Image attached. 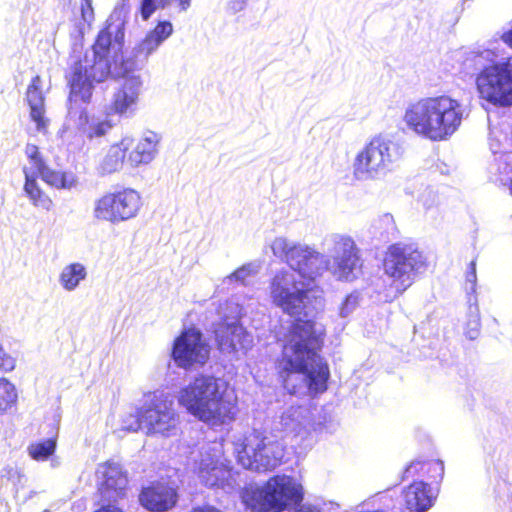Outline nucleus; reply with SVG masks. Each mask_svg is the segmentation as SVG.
Wrapping results in <instances>:
<instances>
[{
	"label": "nucleus",
	"mask_w": 512,
	"mask_h": 512,
	"mask_svg": "<svg viewBox=\"0 0 512 512\" xmlns=\"http://www.w3.org/2000/svg\"><path fill=\"white\" fill-rule=\"evenodd\" d=\"M324 337L313 319L295 318L290 324L274 362L276 377L288 394L297 395L306 388L315 396L328 389L330 368L321 355Z\"/></svg>",
	"instance_id": "nucleus-1"
},
{
	"label": "nucleus",
	"mask_w": 512,
	"mask_h": 512,
	"mask_svg": "<svg viewBox=\"0 0 512 512\" xmlns=\"http://www.w3.org/2000/svg\"><path fill=\"white\" fill-rule=\"evenodd\" d=\"M178 403L210 427L232 423L239 411L238 398L229 383L212 375H198L181 388Z\"/></svg>",
	"instance_id": "nucleus-2"
},
{
	"label": "nucleus",
	"mask_w": 512,
	"mask_h": 512,
	"mask_svg": "<svg viewBox=\"0 0 512 512\" xmlns=\"http://www.w3.org/2000/svg\"><path fill=\"white\" fill-rule=\"evenodd\" d=\"M111 23H107L97 34L92 44L93 59L79 58L69 67L66 75L69 89L67 97L68 113L76 114L80 105L92 102L94 88L111 74L109 61L112 46Z\"/></svg>",
	"instance_id": "nucleus-3"
},
{
	"label": "nucleus",
	"mask_w": 512,
	"mask_h": 512,
	"mask_svg": "<svg viewBox=\"0 0 512 512\" xmlns=\"http://www.w3.org/2000/svg\"><path fill=\"white\" fill-rule=\"evenodd\" d=\"M463 106L448 95L420 98L410 103L403 121L409 130L434 142L449 139L461 126Z\"/></svg>",
	"instance_id": "nucleus-4"
},
{
	"label": "nucleus",
	"mask_w": 512,
	"mask_h": 512,
	"mask_svg": "<svg viewBox=\"0 0 512 512\" xmlns=\"http://www.w3.org/2000/svg\"><path fill=\"white\" fill-rule=\"evenodd\" d=\"M240 498L252 512H284L291 506L301 504L304 490L293 477L278 474L270 477L262 486H245Z\"/></svg>",
	"instance_id": "nucleus-5"
},
{
	"label": "nucleus",
	"mask_w": 512,
	"mask_h": 512,
	"mask_svg": "<svg viewBox=\"0 0 512 512\" xmlns=\"http://www.w3.org/2000/svg\"><path fill=\"white\" fill-rule=\"evenodd\" d=\"M237 462L245 469L256 472L274 470L282 464L285 446L268 437L266 430L253 428L234 443Z\"/></svg>",
	"instance_id": "nucleus-6"
},
{
	"label": "nucleus",
	"mask_w": 512,
	"mask_h": 512,
	"mask_svg": "<svg viewBox=\"0 0 512 512\" xmlns=\"http://www.w3.org/2000/svg\"><path fill=\"white\" fill-rule=\"evenodd\" d=\"M381 265L384 275L390 280V290L398 297L412 286L415 275L426 268L427 260L417 247L396 242L384 251Z\"/></svg>",
	"instance_id": "nucleus-7"
},
{
	"label": "nucleus",
	"mask_w": 512,
	"mask_h": 512,
	"mask_svg": "<svg viewBox=\"0 0 512 512\" xmlns=\"http://www.w3.org/2000/svg\"><path fill=\"white\" fill-rule=\"evenodd\" d=\"M296 281L287 270H280L270 281V296L272 303L283 313L294 317L305 314L307 305L312 302H323V290L318 287L295 288Z\"/></svg>",
	"instance_id": "nucleus-8"
},
{
	"label": "nucleus",
	"mask_w": 512,
	"mask_h": 512,
	"mask_svg": "<svg viewBox=\"0 0 512 512\" xmlns=\"http://www.w3.org/2000/svg\"><path fill=\"white\" fill-rule=\"evenodd\" d=\"M475 85L480 99L496 106L512 105V57L483 67Z\"/></svg>",
	"instance_id": "nucleus-9"
},
{
	"label": "nucleus",
	"mask_w": 512,
	"mask_h": 512,
	"mask_svg": "<svg viewBox=\"0 0 512 512\" xmlns=\"http://www.w3.org/2000/svg\"><path fill=\"white\" fill-rule=\"evenodd\" d=\"M141 207L140 194L131 188L107 192L95 201L94 217L101 221L119 223L133 218Z\"/></svg>",
	"instance_id": "nucleus-10"
},
{
	"label": "nucleus",
	"mask_w": 512,
	"mask_h": 512,
	"mask_svg": "<svg viewBox=\"0 0 512 512\" xmlns=\"http://www.w3.org/2000/svg\"><path fill=\"white\" fill-rule=\"evenodd\" d=\"M273 249L274 253L279 250L291 269L308 281H314L328 270L329 260L309 247L289 245L285 240L280 239L274 243Z\"/></svg>",
	"instance_id": "nucleus-11"
},
{
	"label": "nucleus",
	"mask_w": 512,
	"mask_h": 512,
	"mask_svg": "<svg viewBox=\"0 0 512 512\" xmlns=\"http://www.w3.org/2000/svg\"><path fill=\"white\" fill-rule=\"evenodd\" d=\"M171 358L179 368L188 370L203 366L209 358V348L203 334L195 327L183 329L174 339Z\"/></svg>",
	"instance_id": "nucleus-12"
},
{
	"label": "nucleus",
	"mask_w": 512,
	"mask_h": 512,
	"mask_svg": "<svg viewBox=\"0 0 512 512\" xmlns=\"http://www.w3.org/2000/svg\"><path fill=\"white\" fill-rule=\"evenodd\" d=\"M137 428L148 434L169 436L176 429L177 417L166 401H153L136 412Z\"/></svg>",
	"instance_id": "nucleus-13"
},
{
	"label": "nucleus",
	"mask_w": 512,
	"mask_h": 512,
	"mask_svg": "<svg viewBox=\"0 0 512 512\" xmlns=\"http://www.w3.org/2000/svg\"><path fill=\"white\" fill-rule=\"evenodd\" d=\"M390 161L389 143L375 137L356 156L354 170L356 174L373 176L384 171Z\"/></svg>",
	"instance_id": "nucleus-14"
},
{
	"label": "nucleus",
	"mask_w": 512,
	"mask_h": 512,
	"mask_svg": "<svg viewBox=\"0 0 512 512\" xmlns=\"http://www.w3.org/2000/svg\"><path fill=\"white\" fill-rule=\"evenodd\" d=\"M138 500L150 512H166L176 505L178 493L167 483L154 481L141 489Z\"/></svg>",
	"instance_id": "nucleus-15"
},
{
	"label": "nucleus",
	"mask_w": 512,
	"mask_h": 512,
	"mask_svg": "<svg viewBox=\"0 0 512 512\" xmlns=\"http://www.w3.org/2000/svg\"><path fill=\"white\" fill-rule=\"evenodd\" d=\"M141 80L139 77L126 78L113 93L106 116H131L135 113L139 101Z\"/></svg>",
	"instance_id": "nucleus-16"
},
{
	"label": "nucleus",
	"mask_w": 512,
	"mask_h": 512,
	"mask_svg": "<svg viewBox=\"0 0 512 512\" xmlns=\"http://www.w3.org/2000/svg\"><path fill=\"white\" fill-rule=\"evenodd\" d=\"M103 481L99 487L101 498L107 502H117L125 496L128 477L121 465L112 460L101 464Z\"/></svg>",
	"instance_id": "nucleus-17"
},
{
	"label": "nucleus",
	"mask_w": 512,
	"mask_h": 512,
	"mask_svg": "<svg viewBox=\"0 0 512 512\" xmlns=\"http://www.w3.org/2000/svg\"><path fill=\"white\" fill-rule=\"evenodd\" d=\"M338 245L341 254L334 258L332 273L338 280H352L353 271L362 267L359 249L350 237H341Z\"/></svg>",
	"instance_id": "nucleus-18"
},
{
	"label": "nucleus",
	"mask_w": 512,
	"mask_h": 512,
	"mask_svg": "<svg viewBox=\"0 0 512 512\" xmlns=\"http://www.w3.org/2000/svg\"><path fill=\"white\" fill-rule=\"evenodd\" d=\"M401 512H426L436 499L430 486L424 481H413L402 491Z\"/></svg>",
	"instance_id": "nucleus-19"
},
{
	"label": "nucleus",
	"mask_w": 512,
	"mask_h": 512,
	"mask_svg": "<svg viewBox=\"0 0 512 512\" xmlns=\"http://www.w3.org/2000/svg\"><path fill=\"white\" fill-rule=\"evenodd\" d=\"M26 102L29 107L30 119L36 124L40 132H46L49 119L46 117L45 96L42 91V79L34 76L26 90Z\"/></svg>",
	"instance_id": "nucleus-20"
},
{
	"label": "nucleus",
	"mask_w": 512,
	"mask_h": 512,
	"mask_svg": "<svg viewBox=\"0 0 512 512\" xmlns=\"http://www.w3.org/2000/svg\"><path fill=\"white\" fill-rule=\"evenodd\" d=\"M215 338L221 352L232 353L245 346L247 333L237 323H220L215 331Z\"/></svg>",
	"instance_id": "nucleus-21"
},
{
	"label": "nucleus",
	"mask_w": 512,
	"mask_h": 512,
	"mask_svg": "<svg viewBox=\"0 0 512 512\" xmlns=\"http://www.w3.org/2000/svg\"><path fill=\"white\" fill-rule=\"evenodd\" d=\"M444 476V464L440 460L410 462L404 469L401 480L414 477L426 478L430 482H439Z\"/></svg>",
	"instance_id": "nucleus-22"
},
{
	"label": "nucleus",
	"mask_w": 512,
	"mask_h": 512,
	"mask_svg": "<svg viewBox=\"0 0 512 512\" xmlns=\"http://www.w3.org/2000/svg\"><path fill=\"white\" fill-rule=\"evenodd\" d=\"M130 149L127 139H122L112 144L99 163V171L102 175H109L122 169L126 154Z\"/></svg>",
	"instance_id": "nucleus-23"
},
{
	"label": "nucleus",
	"mask_w": 512,
	"mask_h": 512,
	"mask_svg": "<svg viewBox=\"0 0 512 512\" xmlns=\"http://www.w3.org/2000/svg\"><path fill=\"white\" fill-rule=\"evenodd\" d=\"M25 174L24 191L35 207L51 210L53 207L52 199L41 189L35 176L27 168L23 169Z\"/></svg>",
	"instance_id": "nucleus-24"
},
{
	"label": "nucleus",
	"mask_w": 512,
	"mask_h": 512,
	"mask_svg": "<svg viewBox=\"0 0 512 512\" xmlns=\"http://www.w3.org/2000/svg\"><path fill=\"white\" fill-rule=\"evenodd\" d=\"M79 125L88 139L101 138L106 136L115 126V123L108 118L89 123V115L86 109H83L79 115Z\"/></svg>",
	"instance_id": "nucleus-25"
},
{
	"label": "nucleus",
	"mask_w": 512,
	"mask_h": 512,
	"mask_svg": "<svg viewBox=\"0 0 512 512\" xmlns=\"http://www.w3.org/2000/svg\"><path fill=\"white\" fill-rule=\"evenodd\" d=\"M128 142L130 143V148H132L128 154V161L132 166L148 163L153 159L155 147L149 139H140L134 145L132 141Z\"/></svg>",
	"instance_id": "nucleus-26"
},
{
	"label": "nucleus",
	"mask_w": 512,
	"mask_h": 512,
	"mask_svg": "<svg viewBox=\"0 0 512 512\" xmlns=\"http://www.w3.org/2000/svg\"><path fill=\"white\" fill-rule=\"evenodd\" d=\"M39 176L46 184L57 189H71L77 183L76 177L72 173L54 170L49 167Z\"/></svg>",
	"instance_id": "nucleus-27"
},
{
	"label": "nucleus",
	"mask_w": 512,
	"mask_h": 512,
	"mask_svg": "<svg viewBox=\"0 0 512 512\" xmlns=\"http://www.w3.org/2000/svg\"><path fill=\"white\" fill-rule=\"evenodd\" d=\"M87 273L85 267L80 263L67 265L60 274V283L66 290L75 289L79 282L85 279Z\"/></svg>",
	"instance_id": "nucleus-28"
},
{
	"label": "nucleus",
	"mask_w": 512,
	"mask_h": 512,
	"mask_svg": "<svg viewBox=\"0 0 512 512\" xmlns=\"http://www.w3.org/2000/svg\"><path fill=\"white\" fill-rule=\"evenodd\" d=\"M56 449V438H49L39 442L31 443L28 446V454L36 461H43L54 454Z\"/></svg>",
	"instance_id": "nucleus-29"
},
{
	"label": "nucleus",
	"mask_w": 512,
	"mask_h": 512,
	"mask_svg": "<svg viewBox=\"0 0 512 512\" xmlns=\"http://www.w3.org/2000/svg\"><path fill=\"white\" fill-rule=\"evenodd\" d=\"M17 401L15 386L6 378H0V413L7 411Z\"/></svg>",
	"instance_id": "nucleus-30"
},
{
	"label": "nucleus",
	"mask_w": 512,
	"mask_h": 512,
	"mask_svg": "<svg viewBox=\"0 0 512 512\" xmlns=\"http://www.w3.org/2000/svg\"><path fill=\"white\" fill-rule=\"evenodd\" d=\"M25 154L29 163L32 165L38 175H40L48 167L45 163L42 153L40 152L39 147L35 144H27L25 147Z\"/></svg>",
	"instance_id": "nucleus-31"
},
{
	"label": "nucleus",
	"mask_w": 512,
	"mask_h": 512,
	"mask_svg": "<svg viewBox=\"0 0 512 512\" xmlns=\"http://www.w3.org/2000/svg\"><path fill=\"white\" fill-rule=\"evenodd\" d=\"M160 45L150 36L146 34L145 37L137 43L134 47V57L148 58Z\"/></svg>",
	"instance_id": "nucleus-32"
},
{
	"label": "nucleus",
	"mask_w": 512,
	"mask_h": 512,
	"mask_svg": "<svg viewBox=\"0 0 512 512\" xmlns=\"http://www.w3.org/2000/svg\"><path fill=\"white\" fill-rule=\"evenodd\" d=\"M373 227L381 235L394 234L397 231L395 220L390 213H385L375 219Z\"/></svg>",
	"instance_id": "nucleus-33"
},
{
	"label": "nucleus",
	"mask_w": 512,
	"mask_h": 512,
	"mask_svg": "<svg viewBox=\"0 0 512 512\" xmlns=\"http://www.w3.org/2000/svg\"><path fill=\"white\" fill-rule=\"evenodd\" d=\"M173 33V26L170 21H159L152 30L148 32L150 36L161 45Z\"/></svg>",
	"instance_id": "nucleus-34"
},
{
	"label": "nucleus",
	"mask_w": 512,
	"mask_h": 512,
	"mask_svg": "<svg viewBox=\"0 0 512 512\" xmlns=\"http://www.w3.org/2000/svg\"><path fill=\"white\" fill-rule=\"evenodd\" d=\"M17 360L10 355L0 342V371L4 373L12 372L16 368Z\"/></svg>",
	"instance_id": "nucleus-35"
},
{
	"label": "nucleus",
	"mask_w": 512,
	"mask_h": 512,
	"mask_svg": "<svg viewBox=\"0 0 512 512\" xmlns=\"http://www.w3.org/2000/svg\"><path fill=\"white\" fill-rule=\"evenodd\" d=\"M156 0H142L140 4V13L143 20H148L156 11Z\"/></svg>",
	"instance_id": "nucleus-36"
},
{
	"label": "nucleus",
	"mask_w": 512,
	"mask_h": 512,
	"mask_svg": "<svg viewBox=\"0 0 512 512\" xmlns=\"http://www.w3.org/2000/svg\"><path fill=\"white\" fill-rule=\"evenodd\" d=\"M81 18L87 24H90L94 19V10L92 7V0H82L81 3Z\"/></svg>",
	"instance_id": "nucleus-37"
},
{
	"label": "nucleus",
	"mask_w": 512,
	"mask_h": 512,
	"mask_svg": "<svg viewBox=\"0 0 512 512\" xmlns=\"http://www.w3.org/2000/svg\"><path fill=\"white\" fill-rule=\"evenodd\" d=\"M93 512H126L121 507L111 503L103 504Z\"/></svg>",
	"instance_id": "nucleus-38"
},
{
	"label": "nucleus",
	"mask_w": 512,
	"mask_h": 512,
	"mask_svg": "<svg viewBox=\"0 0 512 512\" xmlns=\"http://www.w3.org/2000/svg\"><path fill=\"white\" fill-rule=\"evenodd\" d=\"M293 512H320L317 508L311 506H301L295 509Z\"/></svg>",
	"instance_id": "nucleus-39"
},
{
	"label": "nucleus",
	"mask_w": 512,
	"mask_h": 512,
	"mask_svg": "<svg viewBox=\"0 0 512 512\" xmlns=\"http://www.w3.org/2000/svg\"><path fill=\"white\" fill-rule=\"evenodd\" d=\"M15 473H16V471H14L13 468L8 467L3 470L2 477H6L7 479H10Z\"/></svg>",
	"instance_id": "nucleus-40"
},
{
	"label": "nucleus",
	"mask_w": 512,
	"mask_h": 512,
	"mask_svg": "<svg viewBox=\"0 0 512 512\" xmlns=\"http://www.w3.org/2000/svg\"><path fill=\"white\" fill-rule=\"evenodd\" d=\"M179 3L180 9L185 11L190 6L191 0H176Z\"/></svg>",
	"instance_id": "nucleus-41"
},
{
	"label": "nucleus",
	"mask_w": 512,
	"mask_h": 512,
	"mask_svg": "<svg viewBox=\"0 0 512 512\" xmlns=\"http://www.w3.org/2000/svg\"><path fill=\"white\" fill-rule=\"evenodd\" d=\"M469 268H470V273H471L472 277L475 278V275H476V264H475L474 261L470 262Z\"/></svg>",
	"instance_id": "nucleus-42"
},
{
	"label": "nucleus",
	"mask_w": 512,
	"mask_h": 512,
	"mask_svg": "<svg viewBox=\"0 0 512 512\" xmlns=\"http://www.w3.org/2000/svg\"><path fill=\"white\" fill-rule=\"evenodd\" d=\"M510 192L512 194V178H511V181H510Z\"/></svg>",
	"instance_id": "nucleus-43"
},
{
	"label": "nucleus",
	"mask_w": 512,
	"mask_h": 512,
	"mask_svg": "<svg viewBox=\"0 0 512 512\" xmlns=\"http://www.w3.org/2000/svg\"><path fill=\"white\" fill-rule=\"evenodd\" d=\"M120 33H121V37H120V38H121V40H122V39H123V37H124V34H123V32H122V31H121Z\"/></svg>",
	"instance_id": "nucleus-44"
},
{
	"label": "nucleus",
	"mask_w": 512,
	"mask_h": 512,
	"mask_svg": "<svg viewBox=\"0 0 512 512\" xmlns=\"http://www.w3.org/2000/svg\"><path fill=\"white\" fill-rule=\"evenodd\" d=\"M221 470V468H213V471Z\"/></svg>",
	"instance_id": "nucleus-45"
}]
</instances>
